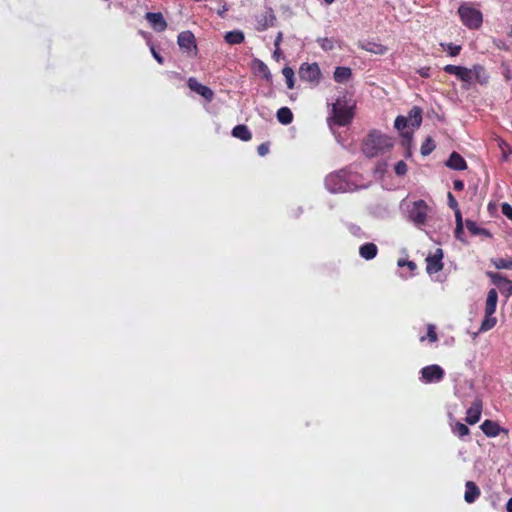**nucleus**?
Listing matches in <instances>:
<instances>
[{
  "label": "nucleus",
  "instance_id": "1",
  "mask_svg": "<svg viewBox=\"0 0 512 512\" xmlns=\"http://www.w3.org/2000/svg\"><path fill=\"white\" fill-rule=\"evenodd\" d=\"M394 146L393 139L380 131H371L362 142V152L369 158L389 152Z\"/></svg>",
  "mask_w": 512,
  "mask_h": 512
},
{
  "label": "nucleus",
  "instance_id": "2",
  "mask_svg": "<svg viewBox=\"0 0 512 512\" xmlns=\"http://www.w3.org/2000/svg\"><path fill=\"white\" fill-rule=\"evenodd\" d=\"M354 105H348L346 97L338 98L332 106V120L338 126H347L354 116Z\"/></svg>",
  "mask_w": 512,
  "mask_h": 512
},
{
  "label": "nucleus",
  "instance_id": "3",
  "mask_svg": "<svg viewBox=\"0 0 512 512\" xmlns=\"http://www.w3.org/2000/svg\"><path fill=\"white\" fill-rule=\"evenodd\" d=\"M458 15L461 22L469 29H478L482 25L483 15L480 10L471 4L464 3L458 8Z\"/></svg>",
  "mask_w": 512,
  "mask_h": 512
},
{
  "label": "nucleus",
  "instance_id": "4",
  "mask_svg": "<svg viewBox=\"0 0 512 512\" xmlns=\"http://www.w3.org/2000/svg\"><path fill=\"white\" fill-rule=\"evenodd\" d=\"M298 74L302 81L308 82L314 86L318 85L322 78L320 67L316 62L302 63L299 67Z\"/></svg>",
  "mask_w": 512,
  "mask_h": 512
},
{
  "label": "nucleus",
  "instance_id": "5",
  "mask_svg": "<svg viewBox=\"0 0 512 512\" xmlns=\"http://www.w3.org/2000/svg\"><path fill=\"white\" fill-rule=\"evenodd\" d=\"M429 207L424 200L415 201L409 209V219L415 225H423L426 222Z\"/></svg>",
  "mask_w": 512,
  "mask_h": 512
},
{
  "label": "nucleus",
  "instance_id": "6",
  "mask_svg": "<svg viewBox=\"0 0 512 512\" xmlns=\"http://www.w3.org/2000/svg\"><path fill=\"white\" fill-rule=\"evenodd\" d=\"M420 373L421 380L425 383L440 382L445 376L444 370L437 364L423 367Z\"/></svg>",
  "mask_w": 512,
  "mask_h": 512
},
{
  "label": "nucleus",
  "instance_id": "7",
  "mask_svg": "<svg viewBox=\"0 0 512 512\" xmlns=\"http://www.w3.org/2000/svg\"><path fill=\"white\" fill-rule=\"evenodd\" d=\"M486 275L491 279L492 283L498 287L501 293L506 297L512 295V281L503 276L502 274L488 271Z\"/></svg>",
  "mask_w": 512,
  "mask_h": 512
},
{
  "label": "nucleus",
  "instance_id": "8",
  "mask_svg": "<svg viewBox=\"0 0 512 512\" xmlns=\"http://www.w3.org/2000/svg\"><path fill=\"white\" fill-rule=\"evenodd\" d=\"M443 251L437 248L433 254L426 258V271L428 274H435L443 269Z\"/></svg>",
  "mask_w": 512,
  "mask_h": 512
},
{
  "label": "nucleus",
  "instance_id": "9",
  "mask_svg": "<svg viewBox=\"0 0 512 512\" xmlns=\"http://www.w3.org/2000/svg\"><path fill=\"white\" fill-rule=\"evenodd\" d=\"M177 43L182 50H185L188 53L192 50H194L195 53L197 51L195 36L189 30L179 33L177 37Z\"/></svg>",
  "mask_w": 512,
  "mask_h": 512
},
{
  "label": "nucleus",
  "instance_id": "10",
  "mask_svg": "<svg viewBox=\"0 0 512 512\" xmlns=\"http://www.w3.org/2000/svg\"><path fill=\"white\" fill-rule=\"evenodd\" d=\"M188 87L195 93L202 96L207 101H212L214 98V92L206 85H203L198 82V80L194 77H190L187 80Z\"/></svg>",
  "mask_w": 512,
  "mask_h": 512
},
{
  "label": "nucleus",
  "instance_id": "11",
  "mask_svg": "<svg viewBox=\"0 0 512 512\" xmlns=\"http://www.w3.org/2000/svg\"><path fill=\"white\" fill-rule=\"evenodd\" d=\"M482 401L480 399H475L471 406L467 410L466 422L470 425H474L479 422L482 413Z\"/></svg>",
  "mask_w": 512,
  "mask_h": 512
},
{
  "label": "nucleus",
  "instance_id": "12",
  "mask_svg": "<svg viewBox=\"0 0 512 512\" xmlns=\"http://www.w3.org/2000/svg\"><path fill=\"white\" fill-rule=\"evenodd\" d=\"M145 18L157 32H163L167 28V22L161 12H147Z\"/></svg>",
  "mask_w": 512,
  "mask_h": 512
},
{
  "label": "nucleus",
  "instance_id": "13",
  "mask_svg": "<svg viewBox=\"0 0 512 512\" xmlns=\"http://www.w3.org/2000/svg\"><path fill=\"white\" fill-rule=\"evenodd\" d=\"M480 429L487 437H496L501 432L508 433L507 429L500 427V425L492 420H485L481 425Z\"/></svg>",
  "mask_w": 512,
  "mask_h": 512
},
{
  "label": "nucleus",
  "instance_id": "14",
  "mask_svg": "<svg viewBox=\"0 0 512 512\" xmlns=\"http://www.w3.org/2000/svg\"><path fill=\"white\" fill-rule=\"evenodd\" d=\"M326 185L332 192H342L346 190L347 184L342 180V176L337 174H331L326 178Z\"/></svg>",
  "mask_w": 512,
  "mask_h": 512
},
{
  "label": "nucleus",
  "instance_id": "15",
  "mask_svg": "<svg viewBox=\"0 0 512 512\" xmlns=\"http://www.w3.org/2000/svg\"><path fill=\"white\" fill-rule=\"evenodd\" d=\"M481 491L480 488L473 481H467L465 483V493L464 500L472 504L480 497Z\"/></svg>",
  "mask_w": 512,
  "mask_h": 512
},
{
  "label": "nucleus",
  "instance_id": "16",
  "mask_svg": "<svg viewBox=\"0 0 512 512\" xmlns=\"http://www.w3.org/2000/svg\"><path fill=\"white\" fill-rule=\"evenodd\" d=\"M446 165L447 167L457 171H462L467 168V163L465 159L458 152L455 151L450 154L446 162Z\"/></svg>",
  "mask_w": 512,
  "mask_h": 512
},
{
  "label": "nucleus",
  "instance_id": "17",
  "mask_svg": "<svg viewBox=\"0 0 512 512\" xmlns=\"http://www.w3.org/2000/svg\"><path fill=\"white\" fill-rule=\"evenodd\" d=\"M422 109L418 106H414L409 111V114L406 118H408L409 127L417 129L421 126L422 123Z\"/></svg>",
  "mask_w": 512,
  "mask_h": 512
},
{
  "label": "nucleus",
  "instance_id": "18",
  "mask_svg": "<svg viewBox=\"0 0 512 512\" xmlns=\"http://www.w3.org/2000/svg\"><path fill=\"white\" fill-rule=\"evenodd\" d=\"M378 247L372 242L364 243L359 248L360 256L365 260H372L377 256Z\"/></svg>",
  "mask_w": 512,
  "mask_h": 512
},
{
  "label": "nucleus",
  "instance_id": "19",
  "mask_svg": "<svg viewBox=\"0 0 512 512\" xmlns=\"http://www.w3.org/2000/svg\"><path fill=\"white\" fill-rule=\"evenodd\" d=\"M359 46L361 47V49L377 55H383L388 50L386 46L372 41L360 43Z\"/></svg>",
  "mask_w": 512,
  "mask_h": 512
},
{
  "label": "nucleus",
  "instance_id": "20",
  "mask_svg": "<svg viewBox=\"0 0 512 512\" xmlns=\"http://www.w3.org/2000/svg\"><path fill=\"white\" fill-rule=\"evenodd\" d=\"M498 302V293L497 290L492 288L487 293L486 303H485V313H495Z\"/></svg>",
  "mask_w": 512,
  "mask_h": 512
},
{
  "label": "nucleus",
  "instance_id": "21",
  "mask_svg": "<svg viewBox=\"0 0 512 512\" xmlns=\"http://www.w3.org/2000/svg\"><path fill=\"white\" fill-rule=\"evenodd\" d=\"M352 76V70L349 67L339 66L334 71V80L337 83H346Z\"/></svg>",
  "mask_w": 512,
  "mask_h": 512
},
{
  "label": "nucleus",
  "instance_id": "22",
  "mask_svg": "<svg viewBox=\"0 0 512 512\" xmlns=\"http://www.w3.org/2000/svg\"><path fill=\"white\" fill-rule=\"evenodd\" d=\"M232 135L242 141H249L252 138V134L248 127L243 124L236 125L232 129Z\"/></svg>",
  "mask_w": 512,
  "mask_h": 512
},
{
  "label": "nucleus",
  "instance_id": "23",
  "mask_svg": "<svg viewBox=\"0 0 512 512\" xmlns=\"http://www.w3.org/2000/svg\"><path fill=\"white\" fill-rule=\"evenodd\" d=\"M225 41L230 45L241 44L245 40L244 33L240 30L229 31L224 36Z\"/></svg>",
  "mask_w": 512,
  "mask_h": 512
},
{
  "label": "nucleus",
  "instance_id": "24",
  "mask_svg": "<svg viewBox=\"0 0 512 512\" xmlns=\"http://www.w3.org/2000/svg\"><path fill=\"white\" fill-rule=\"evenodd\" d=\"M472 71H473V79H475L478 83H480L481 85L488 83L489 77L486 73L485 68L482 65H480V64L474 65L472 67Z\"/></svg>",
  "mask_w": 512,
  "mask_h": 512
},
{
  "label": "nucleus",
  "instance_id": "25",
  "mask_svg": "<svg viewBox=\"0 0 512 512\" xmlns=\"http://www.w3.org/2000/svg\"><path fill=\"white\" fill-rule=\"evenodd\" d=\"M277 120L284 125L293 121V113L288 107H281L276 113Z\"/></svg>",
  "mask_w": 512,
  "mask_h": 512
},
{
  "label": "nucleus",
  "instance_id": "26",
  "mask_svg": "<svg viewBox=\"0 0 512 512\" xmlns=\"http://www.w3.org/2000/svg\"><path fill=\"white\" fill-rule=\"evenodd\" d=\"M494 313L486 314L485 317L481 323L480 332H486L488 330H491L497 323V319L493 316Z\"/></svg>",
  "mask_w": 512,
  "mask_h": 512
},
{
  "label": "nucleus",
  "instance_id": "27",
  "mask_svg": "<svg viewBox=\"0 0 512 512\" xmlns=\"http://www.w3.org/2000/svg\"><path fill=\"white\" fill-rule=\"evenodd\" d=\"M452 432L460 437V438H463L464 436H467L469 435V428L467 425H465L464 423H461V422H456L453 426H452Z\"/></svg>",
  "mask_w": 512,
  "mask_h": 512
},
{
  "label": "nucleus",
  "instance_id": "28",
  "mask_svg": "<svg viewBox=\"0 0 512 512\" xmlns=\"http://www.w3.org/2000/svg\"><path fill=\"white\" fill-rule=\"evenodd\" d=\"M282 74L285 77L287 87L289 89L294 88V70L291 67H284L282 69Z\"/></svg>",
  "mask_w": 512,
  "mask_h": 512
},
{
  "label": "nucleus",
  "instance_id": "29",
  "mask_svg": "<svg viewBox=\"0 0 512 512\" xmlns=\"http://www.w3.org/2000/svg\"><path fill=\"white\" fill-rule=\"evenodd\" d=\"M425 339H428L430 342L434 343L438 340V335L436 333V327L433 324L427 325V335L422 336L420 338V341L423 342Z\"/></svg>",
  "mask_w": 512,
  "mask_h": 512
},
{
  "label": "nucleus",
  "instance_id": "30",
  "mask_svg": "<svg viewBox=\"0 0 512 512\" xmlns=\"http://www.w3.org/2000/svg\"><path fill=\"white\" fill-rule=\"evenodd\" d=\"M435 149L434 141L431 137H428L421 145V154L427 156Z\"/></svg>",
  "mask_w": 512,
  "mask_h": 512
},
{
  "label": "nucleus",
  "instance_id": "31",
  "mask_svg": "<svg viewBox=\"0 0 512 512\" xmlns=\"http://www.w3.org/2000/svg\"><path fill=\"white\" fill-rule=\"evenodd\" d=\"M317 43L323 49L324 51H331L334 49V43L335 41L332 38H318Z\"/></svg>",
  "mask_w": 512,
  "mask_h": 512
},
{
  "label": "nucleus",
  "instance_id": "32",
  "mask_svg": "<svg viewBox=\"0 0 512 512\" xmlns=\"http://www.w3.org/2000/svg\"><path fill=\"white\" fill-rule=\"evenodd\" d=\"M493 264L497 269H512V258H498Z\"/></svg>",
  "mask_w": 512,
  "mask_h": 512
},
{
  "label": "nucleus",
  "instance_id": "33",
  "mask_svg": "<svg viewBox=\"0 0 512 512\" xmlns=\"http://www.w3.org/2000/svg\"><path fill=\"white\" fill-rule=\"evenodd\" d=\"M463 69H464L463 66H456V65H452V64H448V65L444 66V68H443V70L446 73L455 75L458 79L460 78L461 72L463 71Z\"/></svg>",
  "mask_w": 512,
  "mask_h": 512
},
{
  "label": "nucleus",
  "instance_id": "34",
  "mask_svg": "<svg viewBox=\"0 0 512 512\" xmlns=\"http://www.w3.org/2000/svg\"><path fill=\"white\" fill-rule=\"evenodd\" d=\"M466 228L473 234V235H480L482 233H485L486 230L479 228L476 224V222L467 219L466 220Z\"/></svg>",
  "mask_w": 512,
  "mask_h": 512
},
{
  "label": "nucleus",
  "instance_id": "35",
  "mask_svg": "<svg viewBox=\"0 0 512 512\" xmlns=\"http://www.w3.org/2000/svg\"><path fill=\"white\" fill-rule=\"evenodd\" d=\"M256 62L258 65V72L261 73L267 81L271 80V73L268 66L261 60H256Z\"/></svg>",
  "mask_w": 512,
  "mask_h": 512
},
{
  "label": "nucleus",
  "instance_id": "36",
  "mask_svg": "<svg viewBox=\"0 0 512 512\" xmlns=\"http://www.w3.org/2000/svg\"><path fill=\"white\" fill-rule=\"evenodd\" d=\"M459 80L465 84H471V82L473 80L472 69L464 67L463 71L461 72V76H460Z\"/></svg>",
  "mask_w": 512,
  "mask_h": 512
},
{
  "label": "nucleus",
  "instance_id": "37",
  "mask_svg": "<svg viewBox=\"0 0 512 512\" xmlns=\"http://www.w3.org/2000/svg\"><path fill=\"white\" fill-rule=\"evenodd\" d=\"M394 126L399 131L404 130L406 127H409L408 118H406L405 116H398L395 119Z\"/></svg>",
  "mask_w": 512,
  "mask_h": 512
},
{
  "label": "nucleus",
  "instance_id": "38",
  "mask_svg": "<svg viewBox=\"0 0 512 512\" xmlns=\"http://www.w3.org/2000/svg\"><path fill=\"white\" fill-rule=\"evenodd\" d=\"M407 164L401 160L395 164L394 171L398 176H403L407 173Z\"/></svg>",
  "mask_w": 512,
  "mask_h": 512
},
{
  "label": "nucleus",
  "instance_id": "39",
  "mask_svg": "<svg viewBox=\"0 0 512 512\" xmlns=\"http://www.w3.org/2000/svg\"><path fill=\"white\" fill-rule=\"evenodd\" d=\"M398 266L399 267H404V266H407L408 269L411 271V272H414L417 268V265L415 262L413 261H409V260H405V259H399L398 262H397Z\"/></svg>",
  "mask_w": 512,
  "mask_h": 512
},
{
  "label": "nucleus",
  "instance_id": "40",
  "mask_svg": "<svg viewBox=\"0 0 512 512\" xmlns=\"http://www.w3.org/2000/svg\"><path fill=\"white\" fill-rule=\"evenodd\" d=\"M447 51L451 57L457 56L461 51L460 45H454L453 43L447 44Z\"/></svg>",
  "mask_w": 512,
  "mask_h": 512
},
{
  "label": "nucleus",
  "instance_id": "41",
  "mask_svg": "<svg viewBox=\"0 0 512 512\" xmlns=\"http://www.w3.org/2000/svg\"><path fill=\"white\" fill-rule=\"evenodd\" d=\"M501 212L504 216H506L509 220L512 221V206L508 203H503L501 205Z\"/></svg>",
  "mask_w": 512,
  "mask_h": 512
},
{
  "label": "nucleus",
  "instance_id": "42",
  "mask_svg": "<svg viewBox=\"0 0 512 512\" xmlns=\"http://www.w3.org/2000/svg\"><path fill=\"white\" fill-rule=\"evenodd\" d=\"M257 152L260 156H265L268 154L269 152V144L268 143H261L258 147H257Z\"/></svg>",
  "mask_w": 512,
  "mask_h": 512
},
{
  "label": "nucleus",
  "instance_id": "43",
  "mask_svg": "<svg viewBox=\"0 0 512 512\" xmlns=\"http://www.w3.org/2000/svg\"><path fill=\"white\" fill-rule=\"evenodd\" d=\"M448 204L453 210L459 209L458 202L451 192H448Z\"/></svg>",
  "mask_w": 512,
  "mask_h": 512
},
{
  "label": "nucleus",
  "instance_id": "44",
  "mask_svg": "<svg viewBox=\"0 0 512 512\" xmlns=\"http://www.w3.org/2000/svg\"><path fill=\"white\" fill-rule=\"evenodd\" d=\"M417 73L423 78L430 77V67H421L417 70Z\"/></svg>",
  "mask_w": 512,
  "mask_h": 512
},
{
  "label": "nucleus",
  "instance_id": "45",
  "mask_svg": "<svg viewBox=\"0 0 512 512\" xmlns=\"http://www.w3.org/2000/svg\"><path fill=\"white\" fill-rule=\"evenodd\" d=\"M455 211V218H456V225H458V230H462V215L459 209L454 210Z\"/></svg>",
  "mask_w": 512,
  "mask_h": 512
},
{
  "label": "nucleus",
  "instance_id": "46",
  "mask_svg": "<svg viewBox=\"0 0 512 512\" xmlns=\"http://www.w3.org/2000/svg\"><path fill=\"white\" fill-rule=\"evenodd\" d=\"M151 53H152V56L154 57V59L159 64H163L164 63V58L155 50V48L153 46L151 47Z\"/></svg>",
  "mask_w": 512,
  "mask_h": 512
},
{
  "label": "nucleus",
  "instance_id": "47",
  "mask_svg": "<svg viewBox=\"0 0 512 512\" xmlns=\"http://www.w3.org/2000/svg\"><path fill=\"white\" fill-rule=\"evenodd\" d=\"M453 188L456 190V191H462L464 189V182L460 179H456L454 180L453 182Z\"/></svg>",
  "mask_w": 512,
  "mask_h": 512
},
{
  "label": "nucleus",
  "instance_id": "48",
  "mask_svg": "<svg viewBox=\"0 0 512 512\" xmlns=\"http://www.w3.org/2000/svg\"><path fill=\"white\" fill-rule=\"evenodd\" d=\"M402 136L404 138L403 144L410 145L411 140H412V132H403Z\"/></svg>",
  "mask_w": 512,
  "mask_h": 512
},
{
  "label": "nucleus",
  "instance_id": "49",
  "mask_svg": "<svg viewBox=\"0 0 512 512\" xmlns=\"http://www.w3.org/2000/svg\"><path fill=\"white\" fill-rule=\"evenodd\" d=\"M168 76L171 79H176V80H180V81H182L184 79L183 76L179 72H176V71L169 72Z\"/></svg>",
  "mask_w": 512,
  "mask_h": 512
},
{
  "label": "nucleus",
  "instance_id": "50",
  "mask_svg": "<svg viewBox=\"0 0 512 512\" xmlns=\"http://www.w3.org/2000/svg\"><path fill=\"white\" fill-rule=\"evenodd\" d=\"M282 38H283V34H282V32H279V33L277 34V36H276L275 41H274V45H275V47H276V50H278L279 45H280V43H281V41H282ZM276 53H277V51H275V54H276Z\"/></svg>",
  "mask_w": 512,
  "mask_h": 512
},
{
  "label": "nucleus",
  "instance_id": "51",
  "mask_svg": "<svg viewBox=\"0 0 512 512\" xmlns=\"http://www.w3.org/2000/svg\"><path fill=\"white\" fill-rule=\"evenodd\" d=\"M506 510L507 512H512V497L506 503Z\"/></svg>",
  "mask_w": 512,
  "mask_h": 512
},
{
  "label": "nucleus",
  "instance_id": "52",
  "mask_svg": "<svg viewBox=\"0 0 512 512\" xmlns=\"http://www.w3.org/2000/svg\"><path fill=\"white\" fill-rule=\"evenodd\" d=\"M463 233V229L462 230H458V225H456V228H455V236L457 238H460V234Z\"/></svg>",
  "mask_w": 512,
  "mask_h": 512
},
{
  "label": "nucleus",
  "instance_id": "53",
  "mask_svg": "<svg viewBox=\"0 0 512 512\" xmlns=\"http://www.w3.org/2000/svg\"><path fill=\"white\" fill-rule=\"evenodd\" d=\"M510 153H511V150H509V154H510ZM502 156H503V159H504V160H507V159H508V152H506V151H504V150H503V155H502Z\"/></svg>",
  "mask_w": 512,
  "mask_h": 512
},
{
  "label": "nucleus",
  "instance_id": "54",
  "mask_svg": "<svg viewBox=\"0 0 512 512\" xmlns=\"http://www.w3.org/2000/svg\"><path fill=\"white\" fill-rule=\"evenodd\" d=\"M326 4H332L335 0H324Z\"/></svg>",
  "mask_w": 512,
  "mask_h": 512
}]
</instances>
